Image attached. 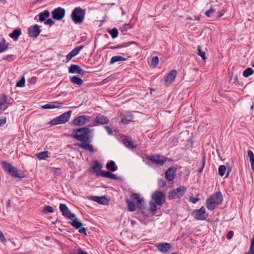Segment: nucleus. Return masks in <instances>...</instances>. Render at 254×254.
Wrapping results in <instances>:
<instances>
[{
  "label": "nucleus",
  "mask_w": 254,
  "mask_h": 254,
  "mask_svg": "<svg viewBox=\"0 0 254 254\" xmlns=\"http://www.w3.org/2000/svg\"><path fill=\"white\" fill-rule=\"evenodd\" d=\"M90 130L87 127H83L74 129L72 132V137L77 141L83 142L88 141L90 138Z\"/></svg>",
  "instance_id": "f257e3e1"
},
{
  "label": "nucleus",
  "mask_w": 254,
  "mask_h": 254,
  "mask_svg": "<svg viewBox=\"0 0 254 254\" xmlns=\"http://www.w3.org/2000/svg\"><path fill=\"white\" fill-rule=\"evenodd\" d=\"M223 195L220 191L216 192L214 195L210 196L206 200V206L208 210H213L218 205L222 203Z\"/></svg>",
  "instance_id": "f03ea898"
},
{
  "label": "nucleus",
  "mask_w": 254,
  "mask_h": 254,
  "mask_svg": "<svg viewBox=\"0 0 254 254\" xmlns=\"http://www.w3.org/2000/svg\"><path fill=\"white\" fill-rule=\"evenodd\" d=\"M1 165L3 169L11 177L17 178H23L25 177L22 171L17 169L14 166L5 161L1 162Z\"/></svg>",
  "instance_id": "7ed1b4c3"
},
{
  "label": "nucleus",
  "mask_w": 254,
  "mask_h": 254,
  "mask_svg": "<svg viewBox=\"0 0 254 254\" xmlns=\"http://www.w3.org/2000/svg\"><path fill=\"white\" fill-rule=\"evenodd\" d=\"M85 9L80 7L74 8L71 14V18L75 24H81L84 19Z\"/></svg>",
  "instance_id": "20e7f679"
},
{
  "label": "nucleus",
  "mask_w": 254,
  "mask_h": 254,
  "mask_svg": "<svg viewBox=\"0 0 254 254\" xmlns=\"http://www.w3.org/2000/svg\"><path fill=\"white\" fill-rule=\"evenodd\" d=\"M71 113L72 111H68L62 114L61 115L54 118L50 122V125L54 126L66 123L68 121Z\"/></svg>",
  "instance_id": "39448f33"
},
{
  "label": "nucleus",
  "mask_w": 254,
  "mask_h": 254,
  "mask_svg": "<svg viewBox=\"0 0 254 254\" xmlns=\"http://www.w3.org/2000/svg\"><path fill=\"white\" fill-rule=\"evenodd\" d=\"M148 159L155 165L162 166L168 158L161 155L155 154L148 156Z\"/></svg>",
  "instance_id": "423d86ee"
},
{
  "label": "nucleus",
  "mask_w": 254,
  "mask_h": 254,
  "mask_svg": "<svg viewBox=\"0 0 254 254\" xmlns=\"http://www.w3.org/2000/svg\"><path fill=\"white\" fill-rule=\"evenodd\" d=\"M192 216L197 220H204L207 214L206 213L205 208L202 206L200 209L194 210L192 213Z\"/></svg>",
  "instance_id": "0eeeda50"
},
{
  "label": "nucleus",
  "mask_w": 254,
  "mask_h": 254,
  "mask_svg": "<svg viewBox=\"0 0 254 254\" xmlns=\"http://www.w3.org/2000/svg\"><path fill=\"white\" fill-rule=\"evenodd\" d=\"M186 191V188L184 186H180L176 189L172 190V192L169 194V197L173 199L178 198L183 196Z\"/></svg>",
  "instance_id": "6e6552de"
},
{
  "label": "nucleus",
  "mask_w": 254,
  "mask_h": 254,
  "mask_svg": "<svg viewBox=\"0 0 254 254\" xmlns=\"http://www.w3.org/2000/svg\"><path fill=\"white\" fill-rule=\"evenodd\" d=\"M65 13L64 8L58 7L52 11V17L55 20H61L64 16Z\"/></svg>",
  "instance_id": "1a4fd4ad"
},
{
  "label": "nucleus",
  "mask_w": 254,
  "mask_h": 254,
  "mask_svg": "<svg viewBox=\"0 0 254 254\" xmlns=\"http://www.w3.org/2000/svg\"><path fill=\"white\" fill-rule=\"evenodd\" d=\"M120 141L127 147L130 148H134L136 147L135 142L132 141V139L129 137L122 135L120 137Z\"/></svg>",
  "instance_id": "9d476101"
},
{
  "label": "nucleus",
  "mask_w": 254,
  "mask_h": 254,
  "mask_svg": "<svg viewBox=\"0 0 254 254\" xmlns=\"http://www.w3.org/2000/svg\"><path fill=\"white\" fill-rule=\"evenodd\" d=\"M59 208L62 213V215L65 217H67L70 220L75 217V215L70 212L69 209L65 204L60 203Z\"/></svg>",
  "instance_id": "9b49d317"
},
{
  "label": "nucleus",
  "mask_w": 254,
  "mask_h": 254,
  "mask_svg": "<svg viewBox=\"0 0 254 254\" xmlns=\"http://www.w3.org/2000/svg\"><path fill=\"white\" fill-rule=\"evenodd\" d=\"M41 31L40 26L35 24L28 28V34L30 37L37 38L39 35Z\"/></svg>",
  "instance_id": "f8f14e48"
},
{
  "label": "nucleus",
  "mask_w": 254,
  "mask_h": 254,
  "mask_svg": "<svg viewBox=\"0 0 254 254\" xmlns=\"http://www.w3.org/2000/svg\"><path fill=\"white\" fill-rule=\"evenodd\" d=\"M91 142V139L90 138L88 141H85L81 143H78V147L83 149L86 151H88L90 153H93L95 150L94 149L93 146L90 143Z\"/></svg>",
  "instance_id": "ddd939ff"
},
{
  "label": "nucleus",
  "mask_w": 254,
  "mask_h": 254,
  "mask_svg": "<svg viewBox=\"0 0 254 254\" xmlns=\"http://www.w3.org/2000/svg\"><path fill=\"white\" fill-rule=\"evenodd\" d=\"M152 198L158 205H161L165 201V194L161 191H157L152 194Z\"/></svg>",
  "instance_id": "4468645a"
},
{
  "label": "nucleus",
  "mask_w": 254,
  "mask_h": 254,
  "mask_svg": "<svg viewBox=\"0 0 254 254\" xmlns=\"http://www.w3.org/2000/svg\"><path fill=\"white\" fill-rule=\"evenodd\" d=\"M90 117L82 115L74 118L73 121V124L77 126H81L84 125L87 122L89 121Z\"/></svg>",
  "instance_id": "2eb2a0df"
},
{
  "label": "nucleus",
  "mask_w": 254,
  "mask_h": 254,
  "mask_svg": "<svg viewBox=\"0 0 254 254\" xmlns=\"http://www.w3.org/2000/svg\"><path fill=\"white\" fill-rule=\"evenodd\" d=\"M130 197L134 201H136V207L140 209L144 208L145 206V202L142 198L140 197L139 194L136 193H132L130 195Z\"/></svg>",
  "instance_id": "dca6fc26"
},
{
  "label": "nucleus",
  "mask_w": 254,
  "mask_h": 254,
  "mask_svg": "<svg viewBox=\"0 0 254 254\" xmlns=\"http://www.w3.org/2000/svg\"><path fill=\"white\" fill-rule=\"evenodd\" d=\"M9 100L6 95L3 94L0 95V114L2 111L6 110L8 107Z\"/></svg>",
  "instance_id": "f3484780"
},
{
  "label": "nucleus",
  "mask_w": 254,
  "mask_h": 254,
  "mask_svg": "<svg viewBox=\"0 0 254 254\" xmlns=\"http://www.w3.org/2000/svg\"><path fill=\"white\" fill-rule=\"evenodd\" d=\"M177 168L170 167L165 172V178L169 181H172L176 176Z\"/></svg>",
  "instance_id": "a211bd4d"
},
{
  "label": "nucleus",
  "mask_w": 254,
  "mask_h": 254,
  "mask_svg": "<svg viewBox=\"0 0 254 254\" xmlns=\"http://www.w3.org/2000/svg\"><path fill=\"white\" fill-rule=\"evenodd\" d=\"M68 72L71 73H76L82 75L85 74L86 71L82 69L78 65L71 64L68 68Z\"/></svg>",
  "instance_id": "6ab92c4d"
},
{
  "label": "nucleus",
  "mask_w": 254,
  "mask_h": 254,
  "mask_svg": "<svg viewBox=\"0 0 254 254\" xmlns=\"http://www.w3.org/2000/svg\"><path fill=\"white\" fill-rule=\"evenodd\" d=\"M158 249L163 254L167 253L171 248V245L167 243H159L157 245Z\"/></svg>",
  "instance_id": "aec40b11"
},
{
  "label": "nucleus",
  "mask_w": 254,
  "mask_h": 254,
  "mask_svg": "<svg viewBox=\"0 0 254 254\" xmlns=\"http://www.w3.org/2000/svg\"><path fill=\"white\" fill-rule=\"evenodd\" d=\"M89 199L101 204H106L108 202V200L104 196H97L92 195L89 197Z\"/></svg>",
  "instance_id": "412c9836"
},
{
  "label": "nucleus",
  "mask_w": 254,
  "mask_h": 254,
  "mask_svg": "<svg viewBox=\"0 0 254 254\" xmlns=\"http://www.w3.org/2000/svg\"><path fill=\"white\" fill-rule=\"evenodd\" d=\"M62 103L58 102H51L42 106L43 109H53L55 108H60L62 107Z\"/></svg>",
  "instance_id": "4be33fe9"
},
{
  "label": "nucleus",
  "mask_w": 254,
  "mask_h": 254,
  "mask_svg": "<svg viewBox=\"0 0 254 254\" xmlns=\"http://www.w3.org/2000/svg\"><path fill=\"white\" fill-rule=\"evenodd\" d=\"M177 72L176 70H172L166 76V78L165 80V82L166 83H171L172 82H173L177 76Z\"/></svg>",
  "instance_id": "5701e85b"
},
{
  "label": "nucleus",
  "mask_w": 254,
  "mask_h": 254,
  "mask_svg": "<svg viewBox=\"0 0 254 254\" xmlns=\"http://www.w3.org/2000/svg\"><path fill=\"white\" fill-rule=\"evenodd\" d=\"M95 122L97 124H106L109 122V119L103 115H99L96 116Z\"/></svg>",
  "instance_id": "b1692460"
},
{
  "label": "nucleus",
  "mask_w": 254,
  "mask_h": 254,
  "mask_svg": "<svg viewBox=\"0 0 254 254\" xmlns=\"http://www.w3.org/2000/svg\"><path fill=\"white\" fill-rule=\"evenodd\" d=\"M133 119V116L131 114H128L127 115H124L121 119V122L127 125L129 124L130 122H132Z\"/></svg>",
  "instance_id": "393cba45"
},
{
  "label": "nucleus",
  "mask_w": 254,
  "mask_h": 254,
  "mask_svg": "<svg viewBox=\"0 0 254 254\" xmlns=\"http://www.w3.org/2000/svg\"><path fill=\"white\" fill-rule=\"evenodd\" d=\"M21 32L20 29H15L11 33L9 34V36L16 41L18 40L19 36L21 35Z\"/></svg>",
  "instance_id": "a878e982"
},
{
  "label": "nucleus",
  "mask_w": 254,
  "mask_h": 254,
  "mask_svg": "<svg viewBox=\"0 0 254 254\" xmlns=\"http://www.w3.org/2000/svg\"><path fill=\"white\" fill-rule=\"evenodd\" d=\"M126 202L127 206V209L128 211L132 212L136 210V206L133 201L128 199H126Z\"/></svg>",
  "instance_id": "bb28decb"
},
{
  "label": "nucleus",
  "mask_w": 254,
  "mask_h": 254,
  "mask_svg": "<svg viewBox=\"0 0 254 254\" xmlns=\"http://www.w3.org/2000/svg\"><path fill=\"white\" fill-rule=\"evenodd\" d=\"M93 163L92 170L96 174V175H97V173H99L101 171L102 166L98 161H94Z\"/></svg>",
  "instance_id": "cd10ccee"
},
{
  "label": "nucleus",
  "mask_w": 254,
  "mask_h": 254,
  "mask_svg": "<svg viewBox=\"0 0 254 254\" xmlns=\"http://www.w3.org/2000/svg\"><path fill=\"white\" fill-rule=\"evenodd\" d=\"M50 16V12L47 10H45L44 11L40 12L39 14V20L41 22L44 21L46 18L49 17Z\"/></svg>",
  "instance_id": "c85d7f7f"
},
{
  "label": "nucleus",
  "mask_w": 254,
  "mask_h": 254,
  "mask_svg": "<svg viewBox=\"0 0 254 254\" xmlns=\"http://www.w3.org/2000/svg\"><path fill=\"white\" fill-rule=\"evenodd\" d=\"M70 81L71 82L78 85H81L83 82V80L77 76H73L70 77Z\"/></svg>",
  "instance_id": "c756f323"
},
{
  "label": "nucleus",
  "mask_w": 254,
  "mask_h": 254,
  "mask_svg": "<svg viewBox=\"0 0 254 254\" xmlns=\"http://www.w3.org/2000/svg\"><path fill=\"white\" fill-rule=\"evenodd\" d=\"M71 222H69V223L73 227L76 229H78L82 226V223L79 221L77 218H74Z\"/></svg>",
  "instance_id": "7c9ffc66"
},
{
  "label": "nucleus",
  "mask_w": 254,
  "mask_h": 254,
  "mask_svg": "<svg viewBox=\"0 0 254 254\" xmlns=\"http://www.w3.org/2000/svg\"><path fill=\"white\" fill-rule=\"evenodd\" d=\"M5 40L3 38L0 42V53L6 51L8 48V43L5 44Z\"/></svg>",
  "instance_id": "2f4dec72"
},
{
  "label": "nucleus",
  "mask_w": 254,
  "mask_h": 254,
  "mask_svg": "<svg viewBox=\"0 0 254 254\" xmlns=\"http://www.w3.org/2000/svg\"><path fill=\"white\" fill-rule=\"evenodd\" d=\"M36 157L39 160H43L48 157L49 156V152L48 151H45L43 152H41L40 153H37L36 154Z\"/></svg>",
  "instance_id": "473e14b6"
},
{
  "label": "nucleus",
  "mask_w": 254,
  "mask_h": 254,
  "mask_svg": "<svg viewBox=\"0 0 254 254\" xmlns=\"http://www.w3.org/2000/svg\"><path fill=\"white\" fill-rule=\"evenodd\" d=\"M97 176L111 179V173L104 170H101L99 173H97Z\"/></svg>",
  "instance_id": "72a5a7b5"
},
{
  "label": "nucleus",
  "mask_w": 254,
  "mask_h": 254,
  "mask_svg": "<svg viewBox=\"0 0 254 254\" xmlns=\"http://www.w3.org/2000/svg\"><path fill=\"white\" fill-rule=\"evenodd\" d=\"M84 48V46L81 45L74 48L70 53L71 54L73 57L77 55L79 52Z\"/></svg>",
  "instance_id": "f704fd0d"
},
{
  "label": "nucleus",
  "mask_w": 254,
  "mask_h": 254,
  "mask_svg": "<svg viewBox=\"0 0 254 254\" xmlns=\"http://www.w3.org/2000/svg\"><path fill=\"white\" fill-rule=\"evenodd\" d=\"M197 54L198 55H199L201 58L202 59V60L205 61L206 60V57H205V52L204 51H203L201 49V47L200 46H198L197 48Z\"/></svg>",
  "instance_id": "c9c22d12"
},
{
  "label": "nucleus",
  "mask_w": 254,
  "mask_h": 254,
  "mask_svg": "<svg viewBox=\"0 0 254 254\" xmlns=\"http://www.w3.org/2000/svg\"><path fill=\"white\" fill-rule=\"evenodd\" d=\"M253 73L254 70L251 67H248L244 70L243 75L245 77H248L250 75H252Z\"/></svg>",
  "instance_id": "e433bc0d"
},
{
  "label": "nucleus",
  "mask_w": 254,
  "mask_h": 254,
  "mask_svg": "<svg viewBox=\"0 0 254 254\" xmlns=\"http://www.w3.org/2000/svg\"><path fill=\"white\" fill-rule=\"evenodd\" d=\"M226 170H227V167L226 166H225V165L220 166L218 168L219 175L220 176L223 177L225 175V174L226 172Z\"/></svg>",
  "instance_id": "4c0bfd02"
},
{
  "label": "nucleus",
  "mask_w": 254,
  "mask_h": 254,
  "mask_svg": "<svg viewBox=\"0 0 254 254\" xmlns=\"http://www.w3.org/2000/svg\"><path fill=\"white\" fill-rule=\"evenodd\" d=\"M126 60V58L121 56H114L112 57V64H114L117 62L125 61Z\"/></svg>",
  "instance_id": "58836bf2"
},
{
  "label": "nucleus",
  "mask_w": 254,
  "mask_h": 254,
  "mask_svg": "<svg viewBox=\"0 0 254 254\" xmlns=\"http://www.w3.org/2000/svg\"><path fill=\"white\" fill-rule=\"evenodd\" d=\"M217 10L215 8L211 7L208 10L205 12V14L206 16L208 17H211L213 16L214 12Z\"/></svg>",
  "instance_id": "ea45409f"
},
{
  "label": "nucleus",
  "mask_w": 254,
  "mask_h": 254,
  "mask_svg": "<svg viewBox=\"0 0 254 254\" xmlns=\"http://www.w3.org/2000/svg\"><path fill=\"white\" fill-rule=\"evenodd\" d=\"M25 83V79L24 76H22L21 79L16 83V86L19 87H22L24 86Z\"/></svg>",
  "instance_id": "a19ab883"
},
{
  "label": "nucleus",
  "mask_w": 254,
  "mask_h": 254,
  "mask_svg": "<svg viewBox=\"0 0 254 254\" xmlns=\"http://www.w3.org/2000/svg\"><path fill=\"white\" fill-rule=\"evenodd\" d=\"M53 211L54 208L52 206L49 205L45 206L42 210V212L45 213H52Z\"/></svg>",
  "instance_id": "79ce46f5"
},
{
  "label": "nucleus",
  "mask_w": 254,
  "mask_h": 254,
  "mask_svg": "<svg viewBox=\"0 0 254 254\" xmlns=\"http://www.w3.org/2000/svg\"><path fill=\"white\" fill-rule=\"evenodd\" d=\"M247 253H249V254H254V237L252 239L250 250Z\"/></svg>",
  "instance_id": "37998d69"
},
{
  "label": "nucleus",
  "mask_w": 254,
  "mask_h": 254,
  "mask_svg": "<svg viewBox=\"0 0 254 254\" xmlns=\"http://www.w3.org/2000/svg\"><path fill=\"white\" fill-rule=\"evenodd\" d=\"M159 63L158 57L157 56H154L152 58L151 61V64L152 66H156Z\"/></svg>",
  "instance_id": "c03bdc74"
},
{
  "label": "nucleus",
  "mask_w": 254,
  "mask_h": 254,
  "mask_svg": "<svg viewBox=\"0 0 254 254\" xmlns=\"http://www.w3.org/2000/svg\"><path fill=\"white\" fill-rule=\"evenodd\" d=\"M158 184L160 188H164L166 186V182L163 179L158 180Z\"/></svg>",
  "instance_id": "a18cd8bd"
},
{
  "label": "nucleus",
  "mask_w": 254,
  "mask_h": 254,
  "mask_svg": "<svg viewBox=\"0 0 254 254\" xmlns=\"http://www.w3.org/2000/svg\"><path fill=\"white\" fill-rule=\"evenodd\" d=\"M132 26H130L129 24H125L123 27L120 28V30L122 32H125L127 31L129 29L131 28Z\"/></svg>",
  "instance_id": "49530a36"
},
{
  "label": "nucleus",
  "mask_w": 254,
  "mask_h": 254,
  "mask_svg": "<svg viewBox=\"0 0 254 254\" xmlns=\"http://www.w3.org/2000/svg\"><path fill=\"white\" fill-rule=\"evenodd\" d=\"M157 209V207L155 204L153 203H150V207L149 211L152 212V213H154V212L156 211Z\"/></svg>",
  "instance_id": "de8ad7c7"
},
{
  "label": "nucleus",
  "mask_w": 254,
  "mask_h": 254,
  "mask_svg": "<svg viewBox=\"0 0 254 254\" xmlns=\"http://www.w3.org/2000/svg\"><path fill=\"white\" fill-rule=\"evenodd\" d=\"M248 156L249 157L250 161H254V154L251 150H248Z\"/></svg>",
  "instance_id": "09e8293b"
},
{
  "label": "nucleus",
  "mask_w": 254,
  "mask_h": 254,
  "mask_svg": "<svg viewBox=\"0 0 254 254\" xmlns=\"http://www.w3.org/2000/svg\"><path fill=\"white\" fill-rule=\"evenodd\" d=\"M124 178L121 176H117L115 174L112 173V180H115L118 181L123 180Z\"/></svg>",
  "instance_id": "8fccbe9b"
},
{
  "label": "nucleus",
  "mask_w": 254,
  "mask_h": 254,
  "mask_svg": "<svg viewBox=\"0 0 254 254\" xmlns=\"http://www.w3.org/2000/svg\"><path fill=\"white\" fill-rule=\"evenodd\" d=\"M118 30L117 28H112V38H115L117 37L118 35Z\"/></svg>",
  "instance_id": "3c124183"
},
{
  "label": "nucleus",
  "mask_w": 254,
  "mask_h": 254,
  "mask_svg": "<svg viewBox=\"0 0 254 254\" xmlns=\"http://www.w3.org/2000/svg\"><path fill=\"white\" fill-rule=\"evenodd\" d=\"M127 46H128V44L127 43H123L122 44L118 45L115 46H112V50L116 49L117 48L125 47H126Z\"/></svg>",
  "instance_id": "603ef678"
},
{
  "label": "nucleus",
  "mask_w": 254,
  "mask_h": 254,
  "mask_svg": "<svg viewBox=\"0 0 254 254\" xmlns=\"http://www.w3.org/2000/svg\"><path fill=\"white\" fill-rule=\"evenodd\" d=\"M44 23L46 25H49L50 26H51L55 23V22L51 18H49Z\"/></svg>",
  "instance_id": "864d4df0"
},
{
  "label": "nucleus",
  "mask_w": 254,
  "mask_h": 254,
  "mask_svg": "<svg viewBox=\"0 0 254 254\" xmlns=\"http://www.w3.org/2000/svg\"><path fill=\"white\" fill-rule=\"evenodd\" d=\"M79 230H78V232L81 233V234H83L86 236H87V233H86V228H85L84 227H80L79 228H78Z\"/></svg>",
  "instance_id": "5fc2aeb1"
},
{
  "label": "nucleus",
  "mask_w": 254,
  "mask_h": 254,
  "mask_svg": "<svg viewBox=\"0 0 254 254\" xmlns=\"http://www.w3.org/2000/svg\"><path fill=\"white\" fill-rule=\"evenodd\" d=\"M6 118H4V117L0 118V127L3 126L4 125H5L6 123Z\"/></svg>",
  "instance_id": "6e6d98bb"
},
{
  "label": "nucleus",
  "mask_w": 254,
  "mask_h": 254,
  "mask_svg": "<svg viewBox=\"0 0 254 254\" xmlns=\"http://www.w3.org/2000/svg\"><path fill=\"white\" fill-rule=\"evenodd\" d=\"M234 236V232L233 231H230L227 234L226 237L228 239H231Z\"/></svg>",
  "instance_id": "4d7b16f0"
},
{
  "label": "nucleus",
  "mask_w": 254,
  "mask_h": 254,
  "mask_svg": "<svg viewBox=\"0 0 254 254\" xmlns=\"http://www.w3.org/2000/svg\"><path fill=\"white\" fill-rule=\"evenodd\" d=\"M0 241L2 243H4L5 241H6L5 237H4L3 233L0 230Z\"/></svg>",
  "instance_id": "13d9d810"
},
{
  "label": "nucleus",
  "mask_w": 254,
  "mask_h": 254,
  "mask_svg": "<svg viewBox=\"0 0 254 254\" xmlns=\"http://www.w3.org/2000/svg\"><path fill=\"white\" fill-rule=\"evenodd\" d=\"M225 12V10L224 9H222L221 10L218 11V15L216 16V17L218 18H220L221 16H222L224 13Z\"/></svg>",
  "instance_id": "bf43d9fd"
},
{
  "label": "nucleus",
  "mask_w": 254,
  "mask_h": 254,
  "mask_svg": "<svg viewBox=\"0 0 254 254\" xmlns=\"http://www.w3.org/2000/svg\"><path fill=\"white\" fill-rule=\"evenodd\" d=\"M73 57H74L73 56H72L71 54L70 53L68 54L66 56V59L67 60V62H69Z\"/></svg>",
  "instance_id": "052dcab7"
},
{
  "label": "nucleus",
  "mask_w": 254,
  "mask_h": 254,
  "mask_svg": "<svg viewBox=\"0 0 254 254\" xmlns=\"http://www.w3.org/2000/svg\"><path fill=\"white\" fill-rule=\"evenodd\" d=\"M117 170V167L116 166L114 161H112V172H115Z\"/></svg>",
  "instance_id": "680f3d73"
},
{
  "label": "nucleus",
  "mask_w": 254,
  "mask_h": 254,
  "mask_svg": "<svg viewBox=\"0 0 254 254\" xmlns=\"http://www.w3.org/2000/svg\"><path fill=\"white\" fill-rule=\"evenodd\" d=\"M205 159L203 158V160L202 162V166H201V168L199 170L198 172L200 173L202 171L204 166V165H205Z\"/></svg>",
  "instance_id": "e2e57ef3"
},
{
  "label": "nucleus",
  "mask_w": 254,
  "mask_h": 254,
  "mask_svg": "<svg viewBox=\"0 0 254 254\" xmlns=\"http://www.w3.org/2000/svg\"><path fill=\"white\" fill-rule=\"evenodd\" d=\"M105 127L106 129V130H107L109 134L111 135V128L109 126H105Z\"/></svg>",
  "instance_id": "0e129e2a"
},
{
  "label": "nucleus",
  "mask_w": 254,
  "mask_h": 254,
  "mask_svg": "<svg viewBox=\"0 0 254 254\" xmlns=\"http://www.w3.org/2000/svg\"><path fill=\"white\" fill-rule=\"evenodd\" d=\"M226 171H227V174H226V176H225V178H227V177H228V176H229V175L230 173V172H231V168H230L229 167L228 168H227V170H226Z\"/></svg>",
  "instance_id": "69168bd1"
},
{
  "label": "nucleus",
  "mask_w": 254,
  "mask_h": 254,
  "mask_svg": "<svg viewBox=\"0 0 254 254\" xmlns=\"http://www.w3.org/2000/svg\"><path fill=\"white\" fill-rule=\"evenodd\" d=\"M77 254H88L87 253H86V252H85L84 251L81 250V249H80L78 250Z\"/></svg>",
  "instance_id": "338daca9"
},
{
  "label": "nucleus",
  "mask_w": 254,
  "mask_h": 254,
  "mask_svg": "<svg viewBox=\"0 0 254 254\" xmlns=\"http://www.w3.org/2000/svg\"><path fill=\"white\" fill-rule=\"evenodd\" d=\"M251 162V168L253 172L254 173V160Z\"/></svg>",
  "instance_id": "774afa93"
}]
</instances>
